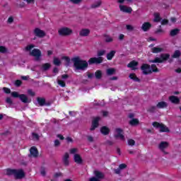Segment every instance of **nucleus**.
I'll list each match as a JSON object with an SVG mask.
<instances>
[{
    "instance_id": "nucleus-1",
    "label": "nucleus",
    "mask_w": 181,
    "mask_h": 181,
    "mask_svg": "<svg viewBox=\"0 0 181 181\" xmlns=\"http://www.w3.org/2000/svg\"><path fill=\"white\" fill-rule=\"evenodd\" d=\"M62 59L65 62L66 67H69L70 62H73L74 66L76 70H86V69H88V62L86 60H82L78 56L73 57L71 59H70V57L64 56Z\"/></svg>"
},
{
    "instance_id": "nucleus-2",
    "label": "nucleus",
    "mask_w": 181,
    "mask_h": 181,
    "mask_svg": "<svg viewBox=\"0 0 181 181\" xmlns=\"http://www.w3.org/2000/svg\"><path fill=\"white\" fill-rule=\"evenodd\" d=\"M6 174L7 176H14L15 179H23L25 176H26V174L25 173V171H23L22 169L16 170V169H11L7 168L6 170Z\"/></svg>"
},
{
    "instance_id": "nucleus-3",
    "label": "nucleus",
    "mask_w": 181,
    "mask_h": 181,
    "mask_svg": "<svg viewBox=\"0 0 181 181\" xmlns=\"http://www.w3.org/2000/svg\"><path fill=\"white\" fill-rule=\"evenodd\" d=\"M11 97L13 98H19L21 101V103H23L24 104H29L32 100L28 98V95L25 94H19V93L16 91L11 92Z\"/></svg>"
},
{
    "instance_id": "nucleus-4",
    "label": "nucleus",
    "mask_w": 181,
    "mask_h": 181,
    "mask_svg": "<svg viewBox=\"0 0 181 181\" xmlns=\"http://www.w3.org/2000/svg\"><path fill=\"white\" fill-rule=\"evenodd\" d=\"M152 125L154 127V128H160V132H170L169 128L162 123L153 122Z\"/></svg>"
},
{
    "instance_id": "nucleus-5",
    "label": "nucleus",
    "mask_w": 181,
    "mask_h": 181,
    "mask_svg": "<svg viewBox=\"0 0 181 181\" xmlns=\"http://www.w3.org/2000/svg\"><path fill=\"white\" fill-rule=\"evenodd\" d=\"M58 33L59 36H70L73 33V30L67 27H63L58 30Z\"/></svg>"
},
{
    "instance_id": "nucleus-6",
    "label": "nucleus",
    "mask_w": 181,
    "mask_h": 181,
    "mask_svg": "<svg viewBox=\"0 0 181 181\" xmlns=\"http://www.w3.org/2000/svg\"><path fill=\"white\" fill-rule=\"evenodd\" d=\"M141 70L142 71L144 76H148V74H152V70L151 69V65L148 64H143L141 66Z\"/></svg>"
},
{
    "instance_id": "nucleus-7",
    "label": "nucleus",
    "mask_w": 181,
    "mask_h": 181,
    "mask_svg": "<svg viewBox=\"0 0 181 181\" xmlns=\"http://www.w3.org/2000/svg\"><path fill=\"white\" fill-rule=\"evenodd\" d=\"M103 60L102 57H92L88 61V64H101Z\"/></svg>"
},
{
    "instance_id": "nucleus-8",
    "label": "nucleus",
    "mask_w": 181,
    "mask_h": 181,
    "mask_svg": "<svg viewBox=\"0 0 181 181\" xmlns=\"http://www.w3.org/2000/svg\"><path fill=\"white\" fill-rule=\"evenodd\" d=\"M33 33L35 36H36L37 37H40V39H42L45 37V36H46V33L44 30H40V28H35L33 30Z\"/></svg>"
},
{
    "instance_id": "nucleus-9",
    "label": "nucleus",
    "mask_w": 181,
    "mask_h": 181,
    "mask_svg": "<svg viewBox=\"0 0 181 181\" xmlns=\"http://www.w3.org/2000/svg\"><path fill=\"white\" fill-rule=\"evenodd\" d=\"M30 55L35 57V60L39 62V60H40V57H42V52L39 49H34L30 52Z\"/></svg>"
},
{
    "instance_id": "nucleus-10",
    "label": "nucleus",
    "mask_w": 181,
    "mask_h": 181,
    "mask_svg": "<svg viewBox=\"0 0 181 181\" xmlns=\"http://www.w3.org/2000/svg\"><path fill=\"white\" fill-rule=\"evenodd\" d=\"M115 132L117 134H115V138L117 139V138H120L122 141H125V136H124V130L121 128L115 129Z\"/></svg>"
},
{
    "instance_id": "nucleus-11",
    "label": "nucleus",
    "mask_w": 181,
    "mask_h": 181,
    "mask_svg": "<svg viewBox=\"0 0 181 181\" xmlns=\"http://www.w3.org/2000/svg\"><path fill=\"white\" fill-rule=\"evenodd\" d=\"M100 119H101L100 117H96L93 119V120L92 121L90 131H94L95 128H98V125H100V124L98 123L100 122Z\"/></svg>"
},
{
    "instance_id": "nucleus-12",
    "label": "nucleus",
    "mask_w": 181,
    "mask_h": 181,
    "mask_svg": "<svg viewBox=\"0 0 181 181\" xmlns=\"http://www.w3.org/2000/svg\"><path fill=\"white\" fill-rule=\"evenodd\" d=\"M168 147H169V143L168 141H161L158 145V148L160 151H162V152H164V153L165 154H168V153L165 151V149H166Z\"/></svg>"
},
{
    "instance_id": "nucleus-13",
    "label": "nucleus",
    "mask_w": 181,
    "mask_h": 181,
    "mask_svg": "<svg viewBox=\"0 0 181 181\" xmlns=\"http://www.w3.org/2000/svg\"><path fill=\"white\" fill-rule=\"evenodd\" d=\"M93 173L95 175L94 177H95L98 180H103V179H104V177H105V175H104L103 173L101 171L95 170L93 172Z\"/></svg>"
},
{
    "instance_id": "nucleus-14",
    "label": "nucleus",
    "mask_w": 181,
    "mask_h": 181,
    "mask_svg": "<svg viewBox=\"0 0 181 181\" xmlns=\"http://www.w3.org/2000/svg\"><path fill=\"white\" fill-rule=\"evenodd\" d=\"M168 100L170 101V103H172V104H175L176 105L180 104V99L177 96H169Z\"/></svg>"
},
{
    "instance_id": "nucleus-15",
    "label": "nucleus",
    "mask_w": 181,
    "mask_h": 181,
    "mask_svg": "<svg viewBox=\"0 0 181 181\" xmlns=\"http://www.w3.org/2000/svg\"><path fill=\"white\" fill-rule=\"evenodd\" d=\"M70 158V155L69 153H65L62 158V162L64 165V166H69L70 165V160H69Z\"/></svg>"
},
{
    "instance_id": "nucleus-16",
    "label": "nucleus",
    "mask_w": 181,
    "mask_h": 181,
    "mask_svg": "<svg viewBox=\"0 0 181 181\" xmlns=\"http://www.w3.org/2000/svg\"><path fill=\"white\" fill-rule=\"evenodd\" d=\"M30 153L33 158H37V156H39V151H37V148L35 146H32L30 148Z\"/></svg>"
},
{
    "instance_id": "nucleus-17",
    "label": "nucleus",
    "mask_w": 181,
    "mask_h": 181,
    "mask_svg": "<svg viewBox=\"0 0 181 181\" xmlns=\"http://www.w3.org/2000/svg\"><path fill=\"white\" fill-rule=\"evenodd\" d=\"M37 101L40 107H44V105H50V103H46V99L45 98H37Z\"/></svg>"
},
{
    "instance_id": "nucleus-18",
    "label": "nucleus",
    "mask_w": 181,
    "mask_h": 181,
    "mask_svg": "<svg viewBox=\"0 0 181 181\" xmlns=\"http://www.w3.org/2000/svg\"><path fill=\"white\" fill-rule=\"evenodd\" d=\"M119 9L122 12H125V13H132V8L127 7V6H119Z\"/></svg>"
},
{
    "instance_id": "nucleus-19",
    "label": "nucleus",
    "mask_w": 181,
    "mask_h": 181,
    "mask_svg": "<svg viewBox=\"0 0 181 181\" xmlns=\"http://www.w3.org/2000/svg\"><path fill=\"white\" fill-rule=\"evenodd\" d=\"M74 160L75 163H77V165H81L83 163V158H81V156H80V154H74Z\"/></svg>"
},
{
    "instance_id": "nucleus-20",
    "label": "nucleus",
    "mask_w": 181,
    "mask_h": 181,
    "mask_svg": "<svg viewBox=\"0 0 181 181\" xmlns=\"http://www.w3.org/2000/svg\"><path fill=\"white\" fill-rule=\"evenodd\" d=\"M124 169H127V164L122 163L119 165V168L114 170V172L116 175H119L121 173V170H124Z\"/></svg>"
},
{
    "instance_id": "nucleus-21",
    "label": "nucleus",
    "mask_w": 181,
    "mask_h": 181,
    "mask_svg": "<svg viewBox=\"0 0 181 181\" xmlns=\"http://www.w3.org/2000/svg\"><path fill=\"white\" fill-rule=\"evenodd\" d=\"M90 35V29L88 28H83L80 30L79 32V36H81L82 37H86Z\"/></svg>"
},
{
    "instance_id": "nucleus-22",
    "label": "nucleus",
    "mask_w": 181,
    "mask_h": 181,
    "mask_svg": "<svg viewBox=\"0 0 181 181\" xmlns=\"http://www.w3.org/2000/svg\"><path fill=\"white\" fill-rule=\"evenodd\" d=\"M151 28H152V24H151L149 22H145L141 25V29L144 32H148Z\"/></svg>"
},
{
    "instance_id": "nucleus-23",
    "label": "nucleus",
    "mask_w": 181,
    "mask_h": 181,
    "mask_svg": "<svg viewBox=\"0 0 181 181\" xmlns=\"http://www.w3.org/2000/svg\"><path fill=\"white\" fill-rule=\"evenodd\" d=\"M110 128H108L107 126H103L100 128V133L102 134V135H105V136L110 135Z\"/></svg>"
},
{
    "instance_id": "nucleus-24",
    "label": "nucleus",
    "mask_w": 181,
    "mask_h": 181,
    "mask_svg": "<svg viewBox=\"0 0 181 181\" xmlns=\"http://www.w3.org/2000/svg\"><path fill=\"white\" fill-rule=\"evenodd\" d=\"M138 64V62L133 60L127 64V67H129V69H132V70H136V68L135 67H136Z\"/></svg>"
},
{
    "instance_id": "nucleus-25",
    "label": "nucleus",
    "mask_w": 181,
    "mask_h": 181,
    "mask_svg": "<svg viewBox=\"0 0 181 181\" xmlns=\"http://www.w3.org/2000/svg\"><path fill=\"white\" fill-rule=\"evenodd\" d=\"M180 32V29L179 28L173 29L170 31V36L173 37L177 35H179Z\"/></svg>"
},
{
    "instance_id": "nucleus-26",
    "label": "nucleus",
    "mask_w": 181,
    "mask_h": 181,
    "mask_svg": "<svg viewBox=\"0 0 181 181\" xmlns=\"http://www.w3.org/2000/svg\"><path fill=\"white\" fill-rule=\"evenodd\" d=\"M129 124L132 127H136V125H139V119L133 118L132 120L129 121Z\"/></svg>"
},
{
    "instance_id": "nucleus-27",
    "label": "nucleus",
    "mask_w": 181,
    "mask_h": 181,
    "mask_svg": "<svg viewBox=\"0 0 181 181\" xmlns=\"http://www.w3.org/2000/svg\"><path fill=\"white\" fill-rule=\"evenodd\" d=\"M156 107L159 109H162V108H167L168 107V103L165 102V101H161L159 102L157 105Z\"/></svg>"
},
{
    "instance_id": "nucleus-28",
    "label": "nucleus",
    "mask_w": 181,
    "mask_h": 181,
    "mask_svg": "<svg viewBox=\"0 0 181 181\" xmlns=\"http://www.w3.org/2000/svg\"><path fill=\"white\" fill-rule=\"evenodd\" d=\"M115 53H117L115 50L110 51L109 53L107 54V56H106L107 59L111 60L112 59H113L114 57L115 56Z\"/></svg>"
},
{
    "instance_id": "nucleus-29",
    "label": "nucleus",
    "mask_w": 181,
    "mask_h": 181,
    "mask_svg": "<svg viewBox=\"0 0 181 181\" xmlns=\"http://www.w3.org/2000/svg\"><path fill=\"white\" fill-rule=\"evenodd\" d=\"M95 77L97 80H100V78H103V71L101 70H97L95 72Z\"/></svg>"
},
{
    "instance_id": "nucleus-30",
    "label": "nucleus",
    "mask_w": 181,
    "mask_h": 181,
    "mask_svg": "<svg viewBox=\"0 0 181 181\" xmlns=\"http://www.w3.org/2000/svg\"><path fill=\"white\" fill-rule=\"evenodd\" d=\"M129 77L131 78V80H134V81H136L137 83L141 81V79H139V78H138L135 74H130Z\"/></svg>"
},
{
    "instance_id": "nucleus-31",
    "label": "nucleus",
    "mask_w": 181,
    "mask_h": 181,
    "mask_svg": "<svg viewBox=\"0 0 181 181\" xmlns=\"http://www.w3.org/2000/svg\"><path fill=\"white\" fill-rule=\"evenodd\" d=\"M115 69L114 68H109L106 70L107 76H113V74H115Z\"/></svg>"
},
{
    "instance_id": "nucleus-32",
    "label": "nucleus",
    "mask_w": 181,
    "mask_h": 181,
    "mask_svg": "<svg viewBox=\"0 0 181 181\" xmlns=\"http://www.w3.org/2000/svg\"><path fill=\"white\" fill-rule=\"evenodd\" d=\"M169 57H170V54H161L160 55V58L161 59V60H163V62L168 60Z\"/></svg>"
},
{
    "instance_id": "nucleus-33",
    "label": "nucleus",
    "mask_w": 181,
    "mask_h": 181,
    "mask_svg": "<svg viewBox=\"0 0 181 181\" xmlns=\"http://www.w3.org/2000/svg\"><path fill=\"white\" fill-rule=\"evenodd\" d=\"M152 53H160L161 52H163V49L158 47H154L151 48Z\"/></svg>"
},
{
    "instance_id": "nucleus-34",
    "label": "nucleus",
    "mask_w": 181,
    "mask_h": 181,
    "mask_svg": "<svg viewBox=\"0 0 181 181\" xmlns=\"http://www.w3.org/2000/svg\"><path fill=\"white\" fill-rule=\"evenodd\" d=\"M156 108H158L156 106L151 105L147 109V112H150L151 114H153L156 112Z\"/></svg>"
},
{
    "instance_id": "nucleus-35",
    "label": "nucleus",
    "mask_w": 181,
    "mask_h": 181,
    "mask_svg": "<svg viewBox=\"0 0 181 181\" xmlns=\"http://www.w3.org/2000/svg\"><path fill=\"white\" fill-rule=\"evenodd\" d=\"M52 65H50V63H45L42 65V70L44 71H47L49 69H50Z\"/></svg>"
},
{
    "instance_id": "nucleus-36",
    "label": "nucleus",
    "mask_w": 181,
    "mask_h": 181,
    "mask_svg": "<svg viewBox=\"0 0 181 181\" xmlns=\"http://www.w3.org/2000/svg\"><path fill=\"white\" fill-rule=\"evenodd\" d=\"M181 52L179 49L175 51L174 54L172 55L173 59H179L180 57Z\"/></svg>"
},
{
    "instance_id": "nucleus-37",
    "label": "nucleus",
    "mask_w": 181,
    "mask_h": 181,
    "mask_svg": "<svg viewBox=\"0 0 181 181\" xmlns=\"http://www.w3.org/2000/svg\"><path fill=\"white\" fill-rule=\"evenodd\" d=\"M104 37H105V42H106V43H111V42H113L114 40V39L108 35H105Z\"/></svg>"
},
{
    "instance_id": "nucleus-38",
    "label": "nucleus",
    "mask_w": 181,
    "mask_h": 181,
    "mask_svg": "<svg viewBox=\"0 0 181 181\" xmlns=\"http://www.w3.org/2000/svg\"><path fill=\"white\" fill-rule=\"evenodd\" d=\"M154 22H160L162 21V18H160V14L158 13H156L154 14Z\"/></svg>"
},
{
    "instance_id": "nucleus-39",
    "label": "nucleus",
    "mask_w": 181,
    "mask_h": 181,
    "mask_svg": "<svg viewBox=\"0 0 181 181\" xmlns=\"http://www.w3.org/2000/svg\"><path fill=\"white\" fill-rule=\"evenodd\" d=\"M101 0H99L91 5V8L93 9H95V8H98L99 6H101Z\"/></svg>"
},
{
    "instance_id": "nucleus-40",
    "label": "nucleus",
    "mask_w": 181,
    "mask_h": 181,
    "mask_svg": "<svg viewBox=\"0 0 181 181\" xmlns=\"http://www.w3.org/2000/svg\"><path fill=\"white\" fill-rule=\"evenodd\" d=\"M151 70L153 73H159V69H158L156 64H151Z\"/></svg>"
},
{
    "instance_id": "nucleus-41",
    "label": "nucleus",
    "mask_w": 181,
    "mask_h": 181,
    "mask_svg": "<svg viewBox=\"0 0 181 181\" xmlns=\"http://www.w3.org/2000/svg\"><path fill=\"white\" fill-rule=\"evenodd\" d=\"M149 63H163V60L159 57H156L153 60H149Z\"/></svg>"
},
{
    "instance_id": "nucleus-42",
    "label": "nucleus",
    "mask_w": 181,
    "mask_h": 181,
    "mask_svg": "<svg viewBox=\"0 0 181 181\" xmlns=\"http://www.w3.org/2000/svg\"><path fill=\"white\" fill-rule=\"evenodd\" d=\"M53 64H54V66H60V64H62V61H60V59H59V58L54 57Z\"/></svg>"
},
{
    "instance_id": "nucleus-43",
    "label": "nucleus",
    "mask_w": 181,
    "mask_h": 181,
    "mask_svg": "<svg viewBox=\"0 0 181 181\" xmlns=\"http://www.w3.org/2000/svg\"><path fill=\"white\" fill-rule=\"evenodd\" d=\"M71 4H74V5H78V4H81L83 2V0H69Z\"/></svg>"
},
{
    "instance_id": "nucleus-44",
    "label": "nucleus",
    "mask_w": 181,
    "mask_h": 181,
    "mask_svg": "<svg viewBox=\"0 0 181 181\" xmlns=\"http://www.w3.org/2000/svg\"><path fill=\"white\" fill-rule=\"evenodd\" d=\"M8 49L5 46H0V53H6Z\"/></svg>"
},
{
    "instance_id": "nucleus-45",
    "label": "nucleus",
    "mask_w": 181,
    "mask_h": 181,
    "mask_svg": "<svg viewBox=\"0 0 181 181\" xmlns=\"http://www.w3.org/2000/svg\"><path fill=\"white\" fill-rule=\"evenodd\" d=\"M6 104H9V105H12L13 104V101L9 97L6 98Z\"/></svg>"
},
{
    "instance_id": "nucleus-46",
    "label": "nucleus",
    "mask_w": 181,
    "mask_h": 181,
    "mask_svg": "<svg viewBox=\"0 0 181 181\" xmlns=\"http://www.w3.org/2000/svg\"><path fill=\"white\" fill-rule=\"evenodd\" d=\"M104 54H105V50L102 49V50L98 51V57H101V56H104Z\"/></svg>"
},
{
    "instance_id": "nucleus-47",
    "label": "nucleus",
    "mask_w": 181,
    "mask_h": 181,
    "mask_svg": "<svg viewBox=\"0 0 181 181\" xmlns=\"http://www.w3.org/2000/svg\"><path fill=\"white\" fill-rule=\"evenodd\" d=\"M128 145H129V146H134V145H135V140L129 139L128 140Z\"/></svg>"
},
{
    "instance_id": "nucleus-48",
    "label": "nucleus",
    "mask_w": 181,
    "mask_h": 181,
    "mask_svg": "<svg viewBox=\"0 0 181 181\" xmlns=\"http://www.w3.org/2000/svg\"><path fill=\"white\" fill-rule=\"evenodd\" d=\"M58 84H59V86H60L61 87H66V82H64V81L59 80V81H58Z\"/></svg>"
},
{
    "instance_id": "nucleus-49",
    "label": "nucleus",
    "mask_w": 181,
    "mask_h": 181,
    "mask_svg": "<svg viewBox=\"0 0 181 181\" xmlns=\"http://www.w3.org/2000/svg\"><path fill=\"white\" fill-rule=\"evenodd\" d=\"M3 91L6 93V94H11V89L6 87L3 88Z\"/></svg>"
},
{
    "instance_id": "nucleus-50",
    "label": "nucleus",
    "mask_w": 181,
    "mask_h": 181,
    "mask_svg": "<svg viewBox=\"0 0 181 181\" xmlns=\"http://www.w3.org/2000/svg\"><path fill=\"white\" fill-rule=\"evenodd\" d=\"M40 173L42 176H46V168L45 167L41 168Z\"/></svg>"
},
{
    "instance_id": "nucleus-51",
    "label": "nucleus",
    "mask_w": 181,
    "mask_h": 181,
    "mask_svg": "<svg viewBox=\"0 0 181 181\" xmlns=\"http://www.w3.org/2000/svg\"><path fill=\"white\" fill-rule=\"evenodd\" d=\"M15 86H16V87H21V86H22V81L16 80L15 81Z\"/></svg>"
},
{
    "instance_id": "nucleus-52",
    "label": "nucleus",
    "mask_w": 181,
    "mask_h": 181,
    "mask_svg": "<svg viewBox=\"0 0 181 181\" xmlns=\"http://www.w3.org/2000/svg\"><path fill=\"white\" fill-rule=\"evenodd\" d=\"M28 93L29 95H31V97H35V95H36V93L35 92H33V90H32V89H29L28 90Z\"/></svg>"
},
{
    "instance_id": "nucleus-53",
    "label": "nucleus",
    "mask_w": 181,
    "mask_h": 181,
    "mask_svg": "<svg viewBox=\"0 0 181 181\" xmlns=\"http://www.w3.org/2000/svg\"><path fill=\"white\" fill-rule=\"evenodd\" d=\"M168 23H169V20L164 18L161 21V25H168Z\"/></svg>"
},
{
    "instance_id": "nucleus-54",
    "label": "nucleus",
    "mask_w": 181,
    "mask_h": 181,
    "mask_svg": "<svg viewBox=\"0 0 181 181\" xmlns=\"http://www.w3.org/2000/svg\"><path fill=\"white\" fill-rule=\"evenodd\" d=\"M33 47H35V45H27L25 47V50H27V51L32 50V49H33Z\"/></svg>"
},
{
    "instance_id": "nucleus-55",
    "label": "nucleus",
    "mask_w": 181,
    "mask_h": 181,
    "mask_svg": "<svg viewBox=\"0 0 181 181\" xmlns=\"http://www.w3.org/2000/svg\"><path fill=\"white\" fill-rule=\"evenodd\" d=\"M88 142H94V137L93 136H87Z\"/></svg>"
},
{
    "instance_id": "nucleus-56",
    "label": "nucleus",
    "mask_w": 181,
    "mask_h": 181,
    "mask_svg": "<svg viewBox=\"0 0 181 181\" xmlns=\"http://www.w3.org/2000/svg\"><path fill=\"white\" fill-rule=\"evenodd\" d=\"M54 146L55 147L60 146V141H59V139H56L54 141Z\"/></svg>"
},
{
    "instance_id": "nucleus-57",
    "label": "nucleus",
    "mask_w": 181,
    "mask_h": 181,
    "mask_svg": "<svg viewBox=\"0 0 181 181\" xmlns=\"http://www.w3.org/2000/svg\"><path fill=\"white\" fill-rule=\"evenodd\" d=\"M7 23H13V17L10 16L8 20H7Z\"/></svg>"
},
{
    "instance_id": "nucleus-58",
    "label": "nucleus",
    "mask_w": 181,
    "mask_h": 181,
    "mask_svg": "<svg viewBox=\"0 0 181 181\" xmlns=\"http://www.w3.org/2000/svg\"><path fill=\"white\" fill-rule=\"evenodd\" d=\"M87 76H88V78H93V77H94V74L87 72Z\"/></svg>"
},
{
    "instance_id": "nucleus-59",
    "label": "nucleus",
    "mask_w": 181,
    "mask_h": 181,
    "mask_svg": "<svg viewBox=\"0 0 181 181\" xmlns=\"http://www.w3.org/2000/svg\"><path fill=\"white\" fill-rule=\"evenodd\" d=\"M126 28H127V30H134V27H132V25H126Z\"/></svg>"
},
{
    "instance_id": "nucleus-60",
    "label": "nucleus",
    "mask_w": 181,
    "mask_h": 181,
    "mask_svg": "<svg viewBox=\"0 0 181 181\" xmlns=\"http://www.w3.org/2000/svg\"><path fill=\"white\" fill-rule=\"evenodd\" d=\"M33 137L37 140H39V134H37L36 133H33Z\"/></svg>"
},
{
    "instance_id": "nucleus-61",
    "label": "nucleus",
    "mask_w": 181,
    "mask_h": 181,
    "mask_svg": "<svg viewBox=\"0 0 181 181\" xmlns=\"http://www.w3.org/2000/svg\"><path fill=\"white\" fill-rule=\"evenodd\" d=\"M76 152H77V148H71L70 150V153H71V154L76 153Z\"/></svg>"
},
{
    "instance_id": "nucleus-62",
    "label": "nucleus",
    "mask_w": 181,
    "mask_h": 181,
    "mask_svg": "<svg viewBox=\"0 0 181 181\" xmlns=\"http://www.w3.org/2000/svg\"><path fill=\"white\" fill-rule=\"evenodd\" d=\"M124 37H125V35H124V34H120L119 35V40H124Z\"/></svg>"
},
{
    "instance_id": "nucleus-63",
    "label": "nucleus",
    "mask_w": 181,
    "mask_h": 181,
    "mask_svg": "<svg viewBox=\"0 0 181 181\" xmlns=\"http://www.w3.org/2000/svg\"><path fill=\"white\" fill-rule=\"evenodd\" d=\"M62 78H63V80H66V78H69V75L63 74V75H62Z\"/></svg>"
},
{
    "instance_id": "nucleus-64",
    "label": "nucleus",
    "mask_w": 181,
    "mask_h": 181,
    "mask_svg": "<svg viewBox=\"0 0 181 181\" xmlns=\"http://www.w3.org/2000/svg\"><path fill=\"white\" fill-rule=\"evenodd\" d=\"M53 73H55V74H57V73H59V69L57 67H54L53 69Z\"/></svg>"
}]
</instances>
